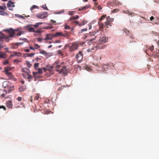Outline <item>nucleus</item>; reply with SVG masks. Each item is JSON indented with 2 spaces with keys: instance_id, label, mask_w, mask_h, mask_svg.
<instances>
[{
  "instance_id": "f257e3e1",
  "label": "nucleus",
  "mask_w": 159,
  "mask_h": 159,
  "mask_svg": "<svg viewBox=\"0 0 159 159\" xmlns=\"http://www.w3.org/2000/svg\"><path fill=\"white\" fill-rule=\"evenodd\" d=\"M5 30L8 33L9 36H6L4 34H2V36H0V41H2V39H5L6 41L8 42L11 39V38L14 37L15 35L20 36L24 33V32L21 31V29L20 28H17L15 29L11 28Z\"/></svg>"
},
{
  "instance_id": "f03ea898",
  "label": "nucleus",
  "mask_w": 159,
  "mask_h": 159,
  "mask_svg": "<svg viewBox=\"0 0 159 159\" xmlns=\"http://www.w3.org/2000/svg\"><path fill=\"white\" fill-rule=\"evenodd\" d=\"M97 32L96 31H93L91 32H89V34H88L86 35L84 38H89L88 39L90 41H92L96 39V36H95L93 38H91V37L94 36L95 34L97 33Z\"/></svg>"
},
{
  "instance_id": "7ed1b4c3",
  "label": "nucleus",
  "mask_w": 159,
  "mask_h": 159,
  "mask_svg": "<svg viewBox=\"0 0 159 159\" xmlns=\"http://www.w3.org/2000/svg\"><path fill=\"white\" fill-rule=\"evenodd\" d=\"M66 68V66H63L61 69L57 70V69L56 70L59 73L63 74L64 75H67V71Z\"/></svg>"
},
{
  "instance_id": "20e7f679",
  "label": "nucleus",
  "mask_w": 159,
  "mask_h": 159,
  "mask_svg": "<svg viewBox=\"0 0 159 159\" xmlns=\"http://www.w3.org/2000/svg\"><path fill=\"white\" fill-rule=\"evenodd\" d=\"M83 54L81 51H80L76 55L75 58L77 60L78 62H80L83 59Z\"/></svg>"
},
{
  "instance_id": "39448f33",
  "label": "nucleus",
  "mask_w": 159,
  "mask_h": 159,
  "mask_svg": "<svg viewBox=\"0 0 159 159\" xmlns=\"http://www.w3.org/2000/svg\"><path fill=\"white\" fill-rule=\"evenodd\" d=\"M47 12H43L41 13L38 14L36 16L38 18L43 19L46 18L47 16Z\"/></svg>"
},
{
  "instance_id": "423d86ee",
  "label": "nucleus",
  "mask_w": 159,
  "mask_h": 159,
  "mask_svg": "<svg viewBox=\"0 0 159 159\" xmlns=\"http://www.w3.org/2000/svg\"><path fill=\"white\" fill-rule=\"evenodd\" d=\"M78 45L76 43H73L72 46L70 48V51H73L78 48Z\"/></svg>"
},
{
  "instance_id": "0eeeda50",
  "label": "nucleus",
  "mask_w": 159,
  "mask_h": 159,
  "mask_svg": "<svg viewBox=\"0 0 159 159\" xmlns=\"http://www.w3.org/2000/svg\"><path fill=\"white\" fill-rule=\"evenodd\" d=\"M15 6L14 2H12L11 0H9L8 2V3L7 4V7L8 8L9 10H12V9L9 8L10 7H14Z\"/></svg>"
},
{
  "instance_id": "6e6552de",
  "label": "nucleus",
  "mask_w": 159,
  "mask_h": 159,
  "mask_svg": "<svg viewBox=\"0 0 159 159\" xmlns=\"http://www.w3.org/2000/svg\"><path fill=\"white\" fill-rule=\"evenodd\" d=\"M23 43H15L11 45V48L13 49L17 48L19 45H22Z\"/></svg>"
},
{
  "instance_id": "1a4fd4ad",
  "label": "nucleus",
  "mask_w": 159,
  "mask_h": 159,
  "mask_svg": "<svg viewBox=\"0 0 159 159\" xmlns=\"http://www.w3.org/2000/svg\"><path fill=\"white\" fill-rule=\"evenodd\" d=\"M144 49L145 50V52L148 50L152 51L154 49V47L153 46H152L149 47L148 46L145 45L144 47Z\"/></svg>"
},
{
  "instance_id": "9d476101",
  "label": "nucleus",
  "mask_w": 159,
  "mask_h": 159,
  "mask_svg": "<svg viewBox=\"0 0 159 159\" xmlns=\"http://www.w3.org/2000/svg\"><path fill=\"white\" fill-rule=\"evenodd\" d=\"M54 37L53 34H47L46 35V38L45 39V40H52Z\"/></svg>"
},
{
  "instance_id": "9b49d317",
  "label": "nucleus",
  "mask_w": 159,
  "mask_h": 159,
  "mask_svg": "<svg viewBox=\"0 0 159 159\" xmlns=\"http://www.w3.org/2000/svg\"><path fill=\"white\" fill-rule=\"evenodd\" d=\"M25 28L26 30H28L29 32H34V31H35L34 28L30 27L29 25L26 26Z\"/></svg>"
},
{
  "instance_id": "f8f14e48",
  "label": "nucleus",
  "mask_w": 159,
  "mask_h": 159,
  "mask_svg": "<svg viewBox=\"0 0 159 159\" xmlns=\"http://www.w3.org/2000/svg\"><path fill=\"white\" fill-rule=\"evenodd\" d=\"M9 84L10 83L9 81H5L3 83L2 86L4 88H8Z\"/></svg>"
},
{
  "instance_id": "ddd939ff",
  "label": "nucleus",
  "mask_w": 159,
  "mask_h": 159,
  "mask_svg": "<svg viewBox=\"0 0 159 159\" xmlns=\"http://www.w3.org/2000/svg\"><path fill=\"white\" fill-rule=\"evenodd\" d=\"M107 40L106 38L105 37H103L100 38L99 39V42L100 43H105L107 41Z\"/></svg>"
},
{
  "instance_id": "4468645a",
  "label": "nucleus",
  "mask_w": 159,
  "mask_h": 159,
  "mask_svg": "<svg viewBox=\"0 0 159 159\" xmlns=\"http://www.w3.org/2000/svg\"><path fill=\"white\" fill-rule=\"evenodd\" d=\"M7 107L9 108H11L12 106V104L11 100L8 101L6 103Z\"/></svg>"
},
{
  "instance_id": "2eb2a0df",
  "label": "nucleus",
  "mask_w": 159,
  "mask_h": 159,
  "mask_svg": "<svg viewBox=\"0 0 159 159\" xmlns=\"http://www.w3.org/2000/svg\"><path fill=\"white\" fill-rule=\"evenodd\" d=\"M6 74L10 79H12L13 75L12 73L9 71H4Z\"/></svg>"
},
{
  "instance_id": "dca6fc26",
  "label": "nucleus",
  "mask_w": 159,
  "mask_h": 159,
  "mask_svg": "<svg viewBox=\"0 0 159 159\" xmlns=\"http://www.w3.org/2000/svg\"><path fill=\"white\" fill-rule=\"evenodd\" d=\"M65 32L66 33L65 34H63L62 33V36L68 38L70 36L69 33L67 31H65Z\"/></svg>"
},
{
  "instance_id": "f3484780",
  "label": "nucleus",
  "mask_w": 159,
  "mask_h": 159,
  "mask_svg": "<svg viewBox=\"0 0 159 159\" xmlns=\"http://www.w3.org/2000/svg\"><path fill=\"white\" fill-rule=\"evenodd\" d=\"M113 3L114 5L117 6L122 5V4L121 2H119L117 0L113 1Z\"/></svg>"
},
{
  "instance_id": "a211bd4d",
  "label": "nucleus",
  "mask_w": 159,
  "mask_h": 159,
  "mask_svg": "<svg viewBox=\"0 0 159 159\" xmlns=\"http://www.w3.org/2000/svg\"><path fill=\"white\" fill-rule=\"evenodd\" d=\"M98 23L99 26V29L100 30H101L104 28V25L103 24L100 22L99 21H98Z\"/></svg>"
},
{
  "instance_id": "6ab92c4d",
  "label": "nucleus",
  "mask_w": 159,
  "mask_h": 159,
  "mask_svg": "<svg viewBox=\"0 0 159 159\" xmlns=\"http://www.w3.org/2000/svg\"><path fill=\"white\" fill-rule=\"evenodd\" d=\"M7 56L5 53L2 52H0V57L3 58H5Z\"/></svg>"
},
{
  "instance_id": "aec40b11",
  "label": "nucleus",
  "mask_w": 159,
  "mask_h": 159,
  "mask_svg": "<svg viewBox=\"0 0 159 159\" xmlns=\"http://www.w3.org/2000/svg\"><path fill=\"white\" fill-rule=\"evenodd\" d=\"M79 18V16L78 15H76L75 16H73L71 17L70 18V20H76L78 19Z\"/></svg>"
},
{
  "instance_id": "412c9836",
  "label": "nucleus",
  "mask_w": 159,
  "mask_h": 159,
  "mask_svg": "<svg viewBox=\"0 0 159 159\" xmlns=\"http://www.w3.org/2000/svg\"><path fill=\"white\" fill-rule=\"evenodd\" d=\"M26 89V87L25 86H23L20 87L19 88V90L20 92L24 91Z\"/></svg>"
},
{
  "instance_id": "4be33fe9",
  "label": "nucleus",
  "mask_w": 159,
  "mask_h": 159,
  "mask_svg": "<svg viewBox=\"0 0 159 159\" xmlns=\"http://www.w3.org/2000/svg\"><path fill=\"white\" fill-rule=\"evenodd\" d=\"M62 33L61 32H57L53 34V35L54 37H57L60 36H62Z\"/></svg>"
},
{
  "instance_id": "5701e85b",
  "label": "nucleus",
  "mask_w": 159,
  "mask_h": 159,
  "mask_svg": "<svg viewBox=\"0 0 159 159\" xmlns=\"http://www.w3.org/2000/svg\"><path fill=\"white\" fill-rule=\"evenodd\" d=\"M12 70V68L9 66H7L4 68V71H9L10 70Z\"/></svg>"
},
{
  "instance_id": "b1692460",
  "label": "nucleus",
  "mask_w": 159,
  "mask_h": 159,
  "mask_svg": "<svg viewBox=\"0 0 159 159\" xmlns=\"http://www.w3.org/2000/svg\"><path fill=\"white\" fill-rule=\"evenodd\" d=\"M21 55V54L20 52H14V54L12 55H11V56L14 57V56H17V55L20 56Z\"/></svg>"
},
{
  "instance_id": "393cba45",
  "label": "nucleus",
  "mask_w": 159,
  "mask_h": 159,
  "mask_svg": "<svg viewBox=\"0 0 159 159\" xmlns=\"http://www.w3.org/2000/svg\"><path fill=\"white\" fill-rule=\"evenodd\" d=\"M87 23V21L86 20H84L81 22V23L79 24V25L80 26H81Z\"/></svg>"
},
{
  "instance_id": "a878e982",
  "label": "nucleus",
  "mask_w": 159,
  "mask_h": 159,
  "mask_svg": "<svg viewBox=\"0 0 159 159\" xmlns=\"http://www.w3.org/2000/svg\"><path fill=\"white\" fill-rule=\"evenodd\" d=\"M108 64H106L105 65H103L102 66L103 69H102V71L104 72V70H105V68H107V69H108V68H107L108 67Z\"/></svg>"
},
{
  "instance_id": "bb28decb",
  "label": "nucleus",
  "mask_w": 159,
  "mask_h": 159,
  "mask_svg": "<svg viewBox=\"0 0 159 159\" xmlns=\"http://www.w3.org/2000/svg\"><path fill=\"white\" fill-rule=\"evenodd\" d=\"M64 12V11L62 10L61 11H57L54 12L55 14H60L63 13Z\"/></svg>"
},
{
  "instance_id": "cd10ccee",
  "label": "nucleus",
  "mask_w": 159,
  "mask_h": 159,
  "mask_svg": "<svg viewBox=\"0 0 159 159\" xmlns=\"http://www.w3.org/2000/svg\"><path fill=\"white\" fill-rule=\"evenodd\" d=\"M124 32L128 35H129L130 32L126 28H124L123 29Z\"/></svg>"
},
{
  "instance_id": "c85d7f7f",
  "label": "nucleus",
  "mask_w": 159,
  "mask_h": 159,
  "mask_svg": "<svg viewBox=\"0 0 159 159\" xmlns=\"http://www.w3.org/2000/svg\"><path fill=\"white\" fill-rule=\"evenodd\" d=\"M107 20L110 23L112 22L113 21V19L112 18H110L109 16L107 17Z\"/></svg>"
},
{
  "instance_id": "c756f323",
  "label": "nucleus",
  "mask_w": 159,
  "mask_h": 159,
  "mask_svg": "<svg viewBox=\"0 0 159 159\" xmlns=\"http://www.w3.org/2000/svg\"><path fill=\"white\" fill-rule=\"evenodd\" d=\"M56 65V68L57 69L61 67V65L60 64H59L57 62H56L54 64V65Z\"/></svg>"
},
{
  "instance_id": "7c9ffc66",
  "label": "nucleus",
  "mask_w": 159,
  "mask_h": 159,
  "mask_svg": "<svg viewBox=\"0 0 159 159\" xmlns=\"http://www.w3.org/2000/svg\"><path fill=\"white\" fill-rule=\"evenodd\" d=\"M42 24H43L42 22H39V23H36L34 25V26L36 28V27H38V26L39 25H41Z\"/></svg>"
},
{
  "instance_id": "2f4dec72",
  "label": "nucleus",
  "mask_w": 159,
  "mask_h": 159,
  "mask_svg": "<svg viewBox=\"0 0 159 159\" xmlns=\"http://www.w3.org/2000/svg\"><path fill=\"white\" fill-rule=\"evenodd\" d=\"M38 6L36 5H33L31 8L30 10L32 12H33L32 10L35 8H38Z\"/></svg>"
},
{
  "instance_id": "473e14b6",
  "label": "nucleus",
  "mask_w": 159,
  "mask_h": 159,
  "mask_svg": "<svg viewBox=\"0 0 159 159\" xmlns=\"http://www.w3.org/2000/svg\"><path fill=\"white\" fill-rule=\"evenodd\" d=\"M40 47V46L38 44H36V43L34 44V48H35V49L39 48Z\"/></svg>"
},
{
  "instance_id": "72a5a7b5",
  "label": "nucleus",
  "mask_w": 159,
  "mask_h": 159,
  "mask_svg": "<svg viewBox=\"0 0 159 159\" xmlns=\"http://www.w3.org/2000/svg\"><path fill=\"white\" fill-rule=\"evenodd\" d=\"M25 63L28 68H30L31 66V64L30 63V62L28 61H26Z\"/></svg>"
},
{
  "instance_id": "f704fd0d",
  "label": "nucleus",
  "mask_w": 159,
  "mask_h": 159,
  "mask_svg": "<svg viewBox=\"0 0 159 159\" xmlns=\"http://www.w3.org/2000/svg\"><path fill=\"white\" fill-rule=\"evenodd\" d=\"M9 64V61L8 60H6L5 61L3 62L2 64L4 65H6Z\"/></svg>"
},
{
  "instance_id": "c9c22d12",
  "label": "nucleus",
  "mask_w": 159,
  "mask_h": 159,
  "mask_svg": "<svg viewBox=\"0 0 159 159\" xmlns=\"http://www.w3.org/2000/svg\"><path fill=\"white\" fill-rule=\"evenodd\" d=\"M40 53L41 54H44L45 55H47L48 54L47 52L43 50H41V51L40 52Z\"/></svg>"
},
{
  "instance_id": "e433bc0d",
  "label": "nucleus",
  "mask_w": 159,
  "mask_h": 159,
  "mask_svg": "<svg viewBox=\"0 0 159 159\" xmlns=\"http://www.w3.org/2000/svg\"><path fill=\"white\" fill-rule=\"evenodd\" d=\"M35 54V53H27L26 55L29 57H33Z\"/></svg>"
},
{
  "instance_id": "4c0bfd02",
  "label": "nucleus",
  "mask_w": 159,
  "mask_h": 159,
  "mask_svg": "<svg viewBox=\"0 0 159 159\" xmlns=\"http://www.w3.org/2000/svg\"><path fill=\"white\" fill-rule=\"evenodd\" d=\"M110 23L108 21H107V20L105 22V24L106 25H107V28L108 27V26H110L111 25L110 24Z\"/></svg>"
},
{
  "instance_id": "58836bf2",
  "label": "nucleus",
  "mask_w": 159,
  "mask_h": 159,
  "mask_svg": "<svg viewBox=\"0 0 159 159\" xmlns=\"http://www.w3.org/2000/svg\"><path fill=\"white\" fill-rule=\"evenodd\" d=\"M5 15H7V13L0 10V15L4 16Z\"/></svg>"
},
{
  "instance_id": "ea45409f",
  "label": "nucleus",
  "mask_w": 159,
  "mask_h": 159,
  "mask_svg": "<svg viewBox=\"0 0 159 159\" xmlns=\"http://www.w3.org/2000/svg\"><path fill=\"white\" fill-rule=\"evenodd\" d=\"M39 65V63H35L34 65V67L35 69L36 68L38 67Z\"/></svg>"
},
{
  "instance_id": "a19ab883",
  "label": "nucleus",
  "mask_w": 159,
  "mask_h": 159,
  "mask_svg": "<svg viewBox=\"0 0 159 159\" xmlns=\"http://www.w3.org/2000/svg\"><path fill=\"white\" fill-rule=\"evenodd\" d=\"M128 12L129 13L128 14L129 15H130L131 16H134V15H135L134 13H133L132 11H130L129 12Z\"/></svg>"
},
{
  "instance_id": "79ce46f5",
  "label": "nucleus",
  "mask_w": 159,
  "mask_h": 159,
  "mask_svg": "<svg viewBox=\"0 0 159 159\" xmlns=\"http://www.w3.org/2000/svg\"><path fill=\"white\" fill-rule=\"evenodd\" d=\"M91 6L90 5H89L87 6L83 7L84 9L86 10L87 8H89Z\"/></svg>"
},
{
  "instance_id": "37998d69",
  "label": "nucleus",
  "mask_w": 159,
  "mask_h": 159,
  "mask_svg": "<svg viewBox=\"0 0 159 159\" xmlns=\"http://www.w3.org/2000/svg\"><path fill=\"white\" fill-rule=\"evenodd\" d=\"M39 98V97L38 94H36L34 98L35 100H38Z\"/></svg>"
},
{
  "instance_id": "c03bdc74",
  "label": "nucleus",
  "mask_w": 159,
  "mask_h": 159,
  "mask_svg": "<svg viewBox=\"0 0 159 159\" xmlns=\"http://www.w3.org/2000/svg\"><path fill=\"white\" fill-rule=\"evenodd\" d=\"M6 9V7L5 6L3 7L2 6H0V9L3 11H5Z\"/></svg>"
},
{
  "instance_id": "a18cd8bd",
  "label": "nucleus",
  "mask_w": 159,
  "mask_h": 159,
  "mask_svg": "<svg viewBox=\"0 0 159 159\" xmlns=\"http://www.w3.org/2000/svg\"><path fill=\"white\" fill-rule=\"evenodd\" d=\"M72 23L74 25H78L79 24V22L76 20L73 21Z\"/></svg>"
},
{
  "instance_id": "49530a36",
  "label": "nucleus",
  "mask_w": 159,
  "mask_h": 159,
  "mask_svg": "<svg viewBox=\"0 0 159 159\" xmlns=\"http://www.w3.org/2000/svg\"><path fill=\"white\" fill-rule=\"evenodd\" d=\"M42 8H43V9L46 10H48V9L47 7V6H46V5H43L42 6Z\"/></svg>"
},
{
  "instance_id": "de8ad7c7",
  "label": "nucleus",
  "mask_w": 159,
  "mask_h": 159,
  "mask_svg": "<svg viewBox=\"0 0 159 159\" xmlns=\"http://www.w3.org/2000/svg\"><path fill=\"white\" fill-rule=\"evenodd\" d=\"M65 29H70V28L69 26L67 24H66L64 25Z\"/></svg>"
},
{
  "instance_id": "09e8293b",
  "label": "nucleus",
  "mask_w": 159,
  "mask_h": 159,
  "mask_svg": "<svg viewBox=\"0 0 159 159\" xmlns=\"http://www.w3.org/2000/svg\"><path fill=\"white\" fill-rule=\"evenodd\" d=\"M106 16V15H102L101 16V18H100L99 20L101 21V20H103L104 19V18Z\"/></svg>"
},
{
  "instance_id": "8fccbe9b",
  "label": "nucleus",
  "mask_w": 159,
  "mask_h": 159,
  "mask_svg": "<svg viewBox=\"0 0 159 159\" xmlns=\"http://www.w3.org/2000/svg\"><path fill=\"white\" fill-rule=\"evenodd\" d=\"M87 30V28H84L81 30L80 33H82L84 31H86Z\"/></svg>"
},
{
  "instance_id": "3c124183",
  "label": "nucleus",
  "mask_w": 159,
  "mask_h": 159,
  "mask_svg": "<svg viewBox=\"0 0 159 159\" xmlns=\"http://www.w3.org/2000/svg\"><path fill=\"white\" fill-rule=\"evenodd\" d=\"M119 11V9H115L112 11H111V12L112 13H115Z\"/></svg>"
},
{
  "instance_id": "603ef678",
  "label": "nucleus",
  "mask_w": 159,
  "mask_h": 159,
  "mask_svg": "<svg viewBox=\"0 0 159 159\" xmlns=\"http://www.w3.org/2000/svg\"><path fill=\"white\" fill-rule=\"evenodd\" d=\"M42 70L41 68H39L38 70V72L39 74H41L42 73Z\"/></svg>"
},
{
  "instance_id": "864d4df0",
  "label": "nucleus",
  "mask_w": 159,
  "mask_h": 159,
  "mask_svg": "<svg viewBox=\"0 0 159 159\" xmlns=\"http://www.w3.org/2000/svg\"><path fill=\"white\" fill-rule=\"evenodd\" d=\"M57 53L59 54H60L61 56H62L63 55V54L61 52V51L59 50L58 51Z\"/></svg>"
},
{
  "instance_id": "5fc2aeb1",
  "label": "nucleus",
  "mask_w": 159,
  "mask_h": 159,
  "mask_svg": "<svg viewBox=\"0 0 159 159\" xmlns=\"http://www.w3.org/2000/svg\"><path fill=\"white\" fill-rule=\"evenodd\" d=\"M3 108L5 111H6V107L3 106H0V108Z\"/></svg>"
},
{
  "instance_id": "6e6d98bb",
  "label": "nucleus",
  "mask_w": 159,
  "mask_h": 159,
  "mask_svg": "<svg viewBox=\"0 0 159 159\" xmlns=\"http://www.w3.org/2000/svg\"><path fill=\"white\" fill-rule=\"evenodd\" d=\"M35 31H34V32H35V33H40L41 32V30H35Z\"/></svg>"
},
{
  "instance_id": "4d7b16f0",
  "label": "nucleus",
  "mask_w": 159,
  "mask_h": 159,
  "mask_svg": "<svg viewBox=\"0 0 159 159\" xmlns=\"http://www.w3.org/2000/svg\"><path fill=\"white\" fill-rule=\"evenodd\" d=\"M69 13L70 15H73L74 14V12L72 11H70L69 12Z\"/></svg>"
},
{
  "instance_id": "13d9d810",
  "label": "nucleus",
  "mask_w": 159,
  "mask_h": 159,
  "mask_svg": "<svg viewBox=\"0 0 159 159\" xmlns=\"http://www.w3.org/2000/svg\"><path fill=\"white\" fill-rule=\"evenodd\" d=\"M88 26H89V30H91L92 28V25L90 23L88 25Z\"/></svg>"
},
{
  "instance_id": "bf43d9fd",
  "label": "nucleus",
  "mask_w": 159,
  "mask_h": 159,
  "mask_svg": "<svg viewBox=\"0 0 159 159\" xmlns=\"http://www.w3.org/2000/svg\"><path fill=\"white\" fill-rule=\"evenodd\" d=\"M22 98L21 97H18L17 100L19 101H20L22 100Z\"/></svg>"
},
{
  "instance_id": "052dcab7",
  "label": "nucleus",
  "mask_w": 159,
  "mask_h": 159,
  "mask_svg": "<svg viewBox=\"0 0 159 159\" xmlns=\"http://www.w3.org/2000/svg\"><path fill=\"white\" fill-rule=\"evenodd\" d=\"M16 16L20 17L21 18H23V19L25 17H24L23 16H22L21 15H18V16Z\"/></svg>"
},
{
  "instance_id": "680f3d73",
  "label": "nucleus",
  "mask_w": 159,
  "mask_h": 159,
  "mask_svg": "<svg viewBox=\"0 0 159 159\" xmlns=\"http://www.w3.org/2000/svg\"><path fill=\"white\" fill-rule=\"evenodd\" d=\"M42 39L40 38L37 39V40L38 42H41L42 41Z\"/></svg>"
},
{
  "instance_id": "e2e57ef3",
  "label": "nucleus",
  "mask_w": 159,
  "mask_h": 159,
  "mask_svg": "<svg viewBox=\"0 0 159 159\" xmlns=\"http://www.w3.org/2000/svg\"><path fill=\"white\" fill-rule=\"evenodd\" d=\"M30 50L28 49H24L25 52H30Z\"/></svg>"
},
{
  "instance_id": "0e129e2a",
  "label": "nucleus",
  "mask_w": 159,
  "mask_h": 159,
  "mask_svg": "<svg viewBox=\"0 0 159 159\" xmlns=\"http://www.w3.org/2000/svg\"><path fill=\"white\" fill-rule=\"evenodd\" d=\"M98 8L99 10H101L102 9V7L100 6H98Z\"/></svg>"
},
{
  "instance_id": "69168bd1",
  "label": "nucleus",
  "mask_w": 159,
  "mask_h": 159,
  "mask_svg": "<svg viewBox=\"0 0 159 159\" xmlns=\"http://www.w3.org/2000/svg\"><path fill=\"white\" fill-rule=\"evenodd\" d=\"M83 10H84V9H83V7L80 8L78 9V10L79 11H82Z\"/></svg>"
},
{
  "instance_id": "338daca9",
  "label": "nucleus",
  "mask_w": 159,
  "mask_h": 159,
  "mask_svg": "<svg viewBox=\"0 0 159 159\" xmlns=\"http://www.w3.org/2000/svg\"><path fill=\"white\" fill-rule=\"evenodd\" d=\"M30 48L31 50H34L35 49V48L34 47H33L32 46H30Z\"/></svg>"
},
{
  "instance_id": "774afa93",
  "label": "nucleus",
  "mask_w": 159,
  "mask_h": 159,
  "mask_svg": "<svg viewBox=\"0 0 159 159\" xmlns=\"http://www.w3.org/2000/svg\"><path fill=\"white\" fill-rule=\"evenodd\" d=\"M55 42L56 43H60L61 42V41L60 40H56Z\"/></svg>"
}]
</instances>
